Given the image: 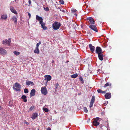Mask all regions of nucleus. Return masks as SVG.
I'll return each mask as SVG.
<instances>
[{
    "label": "nucleus",
    "mask_w": 130,
    "mask_h": 130,
    "mask_svg": "<svg viewBox=\"0 0 130 130\" xmlns=\"http://www.w3.org/2000/svg\"><path fill=\"white\" fill-rule=\"evenodd\" d=\"M84 110L86 113H87L88 112V110L86 107H84Z\"/></svg>",
    "instance_id": "35"
},
{
    "label": "nucleus",
    "mask_w": 130,
    "mask_h": 130,
    "mask_svg": "<svg viewBox=\"0 0 130 130\" xmlns=\"http://www.w3.org/2000/svg\"><path fill=\"white\" fill-rule=\"evenodd\" d=\"M13 53H14L15 55L18 56L20 54V52H18L17 51H15L13 52Z\"/></svg>",
    "instance_id": "29"
},
{
    "label": "nucleus",
    "mask_w": 130,
    "mask_h": 130,
    "mask_svg": "<svg viewBox=\"0 0 130 130\" xmlns=\"http://www.w3.org/2000/svg\"><path fill=\"white\" fill-rule=\"evenodd\" d=\"M41 24H40L43 29L45 30L47 29V27L45 26V23L42 22V23Z\"/></svg>",
    "instance_id": "20"
},
{
    "label": "nucleus",
    "mask_w": 130,
    "mask_h": 130,
    "mask_svg": "<svg viewBox=\"0 0 130 130\" xmlns=\"http://www.w3.org/2000/svg\"><path fill=\"white\" fill-rule=\"evenodd\" d=\"M1 18L2 20H6L7 18V15L6 14H4L1 15Z\"/></svg>",
    "instance_id": "19"
},
{
    "label": "nucleus",
    "mask_w": 130,
    "mask_h": 130,
    "mask_svg": "<svg viewBox=\"0 0 130 130\" xmlns=\"http://www.w3.org/2000/svg\"><path fill=\"white\" fill-rule=\"evenodd\" d=\"M2 42L3 44H7L8 40L7 39H5V40H3L2 41Z\"/></svg>",
    "instance_id": "28"
},
{
    "label": "nucleus",
    "mask_w": 130,
    "mask_h": 130,
    "mask_svg": "<svg viewBox=\"0 0 130 130\" xmlns=\"http://www.w3.org/2000/svg\"><path fill=\"white\" fill-rule=\"evenodd\" d=\"M44 9L46 11H48L49 10V8L48 7H46L44 8Z\"/></svg>",
    "instance_id": "36"
},
{
    "label": "nucleus",
    "mask_w": 130,
    "mask_h": 130,
    "mask_svg": "<svg viewBox=\"0 0 130 130\" xmlns=\"http://www.w3.org/2000/svg\"><path fill=\"white\" fill-rule=\"evenodd\" d=\"M10 11L13 13L15 14H18L17 11H16L14 9V8L12 6H10Z\"/></svg>",
    "instance_id": "12"
},
{
    "label": "nucleus",
    "mask_w": 130,
    "mask_h": 130,
    "mask_svg": "<svg viewBox=\"0 0 130 130\" xmlns=\"http://www.w3.org/2000/svg\"><path fill=\"white\" fill-rule=\"evenodd\" d=\"M71 11L73 13H74L76 11H77V10L75 9H72L71 10Z\"/></svg>",
    "instance_id": "37"
},
{
    "label": "nucleus",
    "mask_w": 130,
    "mask_h": 130,
    "mask_svg": "<svg viewBox=\"0 0 130 130\" xmlns=\"http://www.w3.org/2000/svg\"><path fill=\"white\" fill-rule=\"evenodd\" d=\"M13 89L17 91H20L21 89V86L18 83H15L13 85Z\"/></svg>",
    "instance_id": "2"
},
{
    "label": "nucleus",
    "mask_w": 130,
    "mask_h": 130,
    "mask_svg": "<svg viewBox=\"0 0 130 130\" xmlns=\"http://www.w3.org/2000/svg\"><path fill=\"white\" fill-rule=\"evenodd\" d=\"M0 53L2 55H6L7 53V51L3 48L0 47Z\"/></svg>",
    "instance_id": "8"
},
{
    "label": "nucleus",
    "mask_w": 130,
    "mask_h": 130,
    "mask_svg": "<svg viewBox=\"0 0 130 130\" xmlns=\"http://www.w3.org/2000/svg\"><path fill=\"white\" fill-rule=\"evenodd\" d=\"M2 107L1 106H0V110L1 109Z\"/></svg>",
    "instance_id": "47"
},
{
    "label": "nucleus",
    "mask_w": 130,
    "mask_h": 130,
    "mask_svg": "<svg viewBox=\"0 0 130 130\" xmlns=\"http://www.w3.org/2000/svg\"><path fill=\"white\" fill-rule=\"evenodd\" d=\"M47 130H51V129L50 127H48L47 128Z\"/></svg>",
    "instance_id": "44"
},
{
    "label": "nucleus",
    "mask_w": 130,
    "mask_h": 130,
    "mask_svg": "<svg viewBox=\"0 0 130 130\" xmlns=\"http://www.w3.org/2000/svg\"><path fill=\"white\" fill-rule=\"evenodd\" d=\"M54 60H53L52 61V63H53L54 62Z\"/></svg>",
    "instance_id": "49"
},
{
    "label": "nucleus",
    "mask_w": 130,
    "mask_h": 130,
    "mask_svg": "<svg viewBox=\"0 0 130 130\" xmlns=\"http://www.w3.org/2000/svg\"><path fill=\"white\" fill-rule=\"evenodd\" d=\"M35 90L34 89H32L30 93V96H34L35 95Z\"/></svg>",
    "instance_id": "18"
},
{
    "label": "nucleus",
    "mask_w": 130,
    "mask_h": 130,
    "mask_svg": "<svg viewBox=\"0 0 130 130\" xmlns=\"http://www.w3.org/2000/svg\"><path fill=\"white\" fill-rule=\"evenodd\" d=\"M107 86H109L110 89L111 88V84L109 83H107L104 86L105 87Z\"/></svg>",
    "instance_id": "24"
},
{
    "label": "nucleus",
    "mask_w": 130,
    "mask_h": 130,
    "mask_svg": "<svg viewBox=\"0 0 130 130\" xmlns=\"http://www.w3.org/2000/svg\"><path fill=\"white\" fill-rule=\"evenodd\" d=\"M97 91L98 93H101L102 94L105 93L106 92V90L103 91L100 89H98Z\"/></svg>",
    "instance_id": "23"
},
{
    "label": "nucleus",
    "mask_w": 130,
    "mask_h": 130,
    "mask_svg": "<svg viewBox=\"0 0 130 130\" xmlns=\"http://www.w3.org/2000/svg\"><path fill=\"white\" fill-rule=\"evenodd\" d=\"M111 94L110 92L106 93L105 95V97L106 99H109L111 98Z\"/></svg>",
    "instance_id": "14"
},
{
    "label": "nucleus",
    "mask_w": 130,
    "mask_h": 130,
    "mask_svg": "<svg viewBox=\"0 0 130 130\" xmlns=\"http://www.w3.org/2000/svg\"><path fill=\"white\" fill-rule=\"evenodd\" d=\"M12 19L14 23L17 24V16L14 15L13 17L12 18Z\"/></svg>",
    "instance_id": "17"
},
{
    "label": "nucleus",
    "mask_w": 130,
    "mask_h": 130,
    "mask_svg": "<svg viewBox=\"0 0 130 130\" xmlns=\"http://www.w3.org/2000/svg\"><path fill=\"white\" fill-rule=\"evenodd\" d=\"M62 11H64V10H63Z\"/></svg>",
    "instance_id": "50"
},
{
    "label": "nucleus",
    "mask_w": 130,
    "mask_h": 130,
    "mask_svg": "<svg viewBox=\"0 0 130 130\" xmlns=\"http://www.w3.org/2000/svg\"><path fill=\"white\" fill-rule=\"evenodd\" d=\"M27 13H28V15L29 17V18L30 19V18L31 17V14L29 12H28Z\"/></svg>",
    "instance_id": "42"
},
{
    "label": "nucleus",
    "mask_w": 130,
    "mask_h": 130,
    "mask_svg": "<svg viewBox=\"0 0 130 130\" xmlns=\"http://www.w3.org/2000/svg\"><path fill=\"white\" fill-rule=\"evenodd\" d=\"M34 52L35 53L38 54L39 53V48H36L35 50L34 51Z\"/></svg>",
    "instance_id": "27"
},
{
    "label": "nucleus",
    "mask_w": 130,
    "mask_h": 130,
    "mask_svg": "<svg viewBox=\"0 0 130 130\" xmlns=\"http://www.w3.org/2000/svg\"><path fill=\"white\" fill-rule=\"evenodd\" d=\"M95 97L94 96H92L89 106L90 108H91L92 107L93 105L94 102L95 100Z\"/></svg>",
    "instance_id": "7"
},
{
    "label": "nucleus",
    "mask_w": 130,
    "mask_h": 130,
    "mask_svg": "<svg viewBox=\"0 0 130 130\" xmlns=\"http://www.w3.org/2000/svg\"><path fill=\"white\" fill-rule=\"evenodd\" d=\"M78 76V75L77 73H75L74 74L72 75L71 76V77L72 78H75Z\"/></svg>",
    "instance_id": "25"
},
{
    "label": "nucleus",
    "mask_w": 130,
    "mask_h": 130,
    "mask_svg": "<svg viewBox=\"0 0 130 130\" xmlns=\"http://www.w3.org/2000/svg\"><path fill=\"white\" fill-rule=\"evenodd\" d=\"M90 119H89L88 120L87 122H88V121H90Z\"/></svg>",
    "instance_id": "46"
},
{
    "label": "nucleus",
    "mask_w": 130,
    "mask_h": 130,
    "mask_svg": "<svg viewBox=\"0 0 130 130\" xmlns=\"http://www.w3.org/2000/svg\"><path fill=\"white\" fill-rule=\"evenodd\" d=\"M89 47L91 52L93 53L95 50V47L92 46L91 44H90L89 45Z\"/></svg>",
    "instance_id": "13"
},
{
    "label": "nucleus",
    "mask_w": 130,
    "mask_h": 130,
    "mask_svg": "<svg viewBox=\"0 0 130 130\" xmlns=\"http://www.w3.org/2000/svg\"><path fill=\"white\" fill-rule=\"evenodd\" d=\"M79 79H80L81 81V83L83 84L84 83V81L82 77H79Z\"/></svg>",
    "instance_id": "30"
},
{
    "label": "nucleus",
    "mask_w": 130,
    "mask_h": 130,
    "mask_svg": "<svg viewBox=\"0 0 130 130\" xmlns=\"http://www.w3.org/2000/svg\"><path fill=\"white\" fill-rule=\"evenodd\" d=\"M24 123H26V124H28V122H24Z\"/></svg>",
    "instance_id": "45"
},
{
    "label": "nucleus",
    "mask_w": 130,
    "mask_h": 130,
    "mask_svg": "<svg viewBox=\"0 0 130 130\" xmlns=\"http://www.w3.org/2000/svg\"><path fill=\"white\" fill-rule=\"evenodd\" d=\"M29 4V5H31V2L30 0H29L28 1Z\"/></svg>",
    "instance_id": "43"
},
{
    "label": "nucleus",
    "mask_w": 130,
    "mask_h": 130,
    "mask_svg": "<svg viewBox=\"0 0 130 130\" xmlns=\"http://www.w3.org/2000/svg\"><path fill=\"white\" fill-rule=\"evenodd\" d=\"M68 25L70 27H71V26H72L73 25V24H72V23H68Z\"/></svg>",
    "instance_id": "40"
},
{
    "label": "nucleus",
    "mask_w": 130,
    "mask_h": 130,
    "mask_svg": "<svg viewBox=\"0 0 130 130\" xmlns=\"http://www.w3.org/2000/svg\"><path fill=\"white\" fill-rule=\"evenodd\" d=\"M26 85L28 86H29L30 85H31V86H32L34 85V83L32 82H31L27 80L26 81Z\"/></svg>",
    "instance_id": "15"
},
{
    "label": "nucleus",
    "mask_w": 130,
    "mask_h": 130,
    "mask_svg": "<svg viewBox=\"0 0 130 130\" xmlns=\"http://www.w3.org/2000/svg\"><path fill=\"white\" fill-rule=\"evenodd\" d=\"M21 99H23V101L25 102H26L27 101L26 99L27 96L25 95H23L21 96Z\"/></svg>",
    "instance_id": "21"
},
{
    "label": "nucleus",
    "mask_w": 130,
    "mask_h": 130,
    "mask_svg": "<svg viewBox=\"0 0 130 130\" xmlns=\"http://www.w3.org/2000/svg\"><path fill=\"white\" fill-rule=\"evenodd\" d=\"M35 106H31L29 109L31 111L32 110L34 109L35 108Z\"/></svg>",
    "instance_id": "38"
},
{
    "label": "nucleus",
    "mask_w": 130,
    "mask_h": 130,
    "mask_svg": "<svg viewBox=\"0 0 130 130\" xmlns=\"http://www.w3.org/2000/svg\"><path fill=\"white\" fill-rule=\"evenodd\" d=\"M14 1H16V0H14Z\"/></svg>",
    "instance_id": "51"
},
{
    "label": "nucleus",
    "mask_w": 130,
    "mask_h": 130,
    "mask_svg": "<svg viewBox=\"0 0 130 130\" xmlns=\"http://www.w3.org/2000/svg\"><path fill=\"white\" fill-rule=\"evenodd\" d=\"M46 76H46V80L47 81H50V80L51 78H52V77H51V76L50 75H46Z\"/></svg>",
    "instance_id": "26"
},
{
    "label": "nucleus",
    "mask_w": 130,
    "mask_h": 130,
    "mask_svg": "<svg viewBox=\"0 0 130 130\" xmlns=\"http://www.w3.org/2000/svg\"><path fill=\"white\" fill-rule=\"evenodd\" d=\"M59 86V84L58 83L56 84L55 86V89H57L58 88V87Z\"/></svg>",
    "instance_id": "39"
},
{
    "label": "nucleus",
    "mask_w": 130,
    "mask_h": 130,
    "mask_svg": "<svg viewBox=\"0 0 130 130\" xmlns=\"http://www.w3.org/2000/svg\"><path fill=\"white\" fill-rule=\"evenodd\" d=\"M87 19L88 21H89V22H90L91 25H93L95 24L93 18L92 17H89L88 18H87Z\"/></svg>",
    "instance_id": "6"
},
{
    "label": "nucleus",
    "mask_w": 130,
    "mask_h": 130,
    "mask_svg": "<svg viewBox=\"0 0 130 130\" xmlns=\"http://www.w3.org/2000/svg\"><path fill=\"white\" fill-rule=\"evenodd\" d=\"M98 54V57L99 59L101 61H102L103 59L104 55L102 53L99 54Z\"/></svg>",
    "instance_id": "16"
},
{
    "label": "nucleus",
    "mask_w": 130,
    "mask_h": 130,
    "mask_svg": "<svg viewBox=\"0 0 130 130\" xmlns=\"http://www.w3.org/2000/svg\"><path fill=\"white\" fill-rule=\"evenodd\" d=\"M11 42V39L10 38H9L8 39V41L7 44L8 45H9L10 42Z\"/></svg>",
    "instance_id": "33"
},
{
    "label": "nucleus",
    "mask_w": 130,
    "mask_h": 130,
    "mask_svg": "<svg viewBox=\"0 0 130 130\" xmlns=\"http://www.w3.org/2000/svg\"><path fill=\"white\" fill-rule=\"evenodd\" d=\"M99 118L97 117L94 119L93 123V124L94 125L96 126L99 125L100 123L98 122L99 120Z\"/></svg>",
    "instance_id": "4"
},
{
    "label": "nucleus",
    "mask_w": 130,
    "mask_h": 130,
    "mask_svg": "<svg viewBox=\"0 0 130 130\" xmlns=\"http://www.w3.org/2000/svg\"><path fill=\"white\" fill-rule=\"evenodd\" d=\"M74 15H75L76 16H77V14L75 13V14H74Z\"/></svg>",
    "instance_id": "48"
},
{
    "label": "nucleus",
    "mask_w": 130,
    "mask_h": 130,
    "mask_svg": "<svg viewBox=\"0 0 130 130\" xmlns=\"http://www.w3.org/2000/svg\"><path fill=\"white\" fill-rule=\"evenodd\" d=\"M43 111L46 112H48V109L46 108H43Z\"/></svg>",
    "instance_id": "32"
},
{
    "label": "nucleus",
    "mask_w": 130,
    "mask_h": 130,
    "mask_svg": "<svg viewBox=\"0 0 130 130\" xmlns=\"http://www.w3.org/2000/svg\"><path fill=\"white\" fill-rule=\"evenodd\" d=\"M89 27L90 29L95 31L97 32H98V29L95 25H91L89 26Z\"/></svg>",
    "instance_id": "5"
},
{
    "label": "nucleus",
    "mask_w": 130,
    "mask_h": 130,
    "mask_svg": "<svg viewBox=\"0 0 130 130\" xmlns=\"http://www.w3.org/2000/svg\"><path fill=\"white\" fill-rule=\"evenodd\" d=\"M36 19L37 20L39 21V23L40 24H41L43 22V19L42 17H39L37 15H36Z\"/></svg>",
    "instance_id": "10"
},
{
    "label": "nucleus",
    "mask_w": 130,
    "mask_h": 130,
    "mask_svg": "<svg viewBox=\"0 0 130 130\" xmlns=\"http://www.w3.org/2000/svg\"><path fill=\"white\" fill-rule=\"evenodd\" d=\"M41 44V42L40 41L39 43H37L36 44V48H39V45L40 44Z\"/></svg>",
    "instance_id": "31"
},
{
    "label": "nucleus",
    "mask_w": 130,
    "mask_h": 130,
    "mask_svg": "<svg viewBox=\"0 0 130 130\" xmlns=\"http://www.w3.org/2000/svg\"><path fill=\"white\" fill-rule=\"evenodd\" d=\"M61 26V24L60 22L57 21H55L54 23L52 24V27L54 30L58 29Z\"/></svg>",
    "instance_id": "1"
},
{
    "label": "nucleus",
    "mask_w": 130,
    "mask_h": 130,
    "mask_svg": "<svg viewBox=\"0 0 130 130\" xmlns=\"http://www.w3.org/2000/svg\"><path fill=\"white\" fill-rule=\"evenodd\" d=\"M60 2L61 4H63L64 3V1L63 0H60Z\"/></svg>",
    "instance_id": "41"
},
{
    "label": "nucleus",
    "mask_w": 130,
    "mask_h": 130,
    "mask_svg": "<svg viewBox=\"0 0 130 130\" xmlns=\"http://www.w3.org/2000/svg\"><path fill=\"white\" fill-rule=\"evenodd\" d=\"M24 92L25 93H27L28 92V89L27 88H25L24 89Z\"/></svg>",
    "instance_id": "34"
},
{
    "label": "nucleus",
    "mask_w": 130,
    "mask_h": 130,
    "mask_svg": "<svg viewBox=\"0 0 130 130\" xmlns=\"http://www.w3.org/2000/svg\"><path fill=\"white\" fill-rule=\"evenodd\" d=\"M36 19L37 20L39 21V23L40 24H41L43 22V19L42 17H39L37 15H36Z\"/></svg>",
    "instance_id": "11"
},
{
    "label": "nucleus",
    "mask_w": 130,
    "mask_h": 130,
    "mask_svg": "<svg viewBox=\"0 0 130 130\" xmlns=\"http://www.w3.org/2000/svg\"><path fill=\"white\" fill-rule=\"evenodd\" d=\"M41 91L42 93L44 95H46L47 93V89L45 86L43 87H41Z\"/></svg>",
    "instance_id": "3"
},
{
    "label": "nucleus",
    "mask_w": 130,
    "mask_h": 130,
    "mask_svg": "<svg viewBox=\"0 0 130 130\" xmlns=\"http://www.w3.org/2000/svg\"><path fill=\"white\" fill-rule=\"evenodd\" d=\"M95 52L96 53L98 54L101 53L102 52V50L100 47L97 46L96 47Z\"/></svg>",
    "instance_id": "9"
},
{
    "label": "nucleus",
    "mask_w": 130,
    "mask_h": 130,
    "mask_svg": "<svg viewBox=\"0 0 130 130\" xmlns=\"http://www.w3.org/2000/svg\"><path fill=\"white\" fill-rule=\"evenodd\" d=\"M38 116V114L37 113H34L32 115V116L31 118L32 119H36Z\"/></svg>",
    "instance_id": "22"
}]
</instances>
